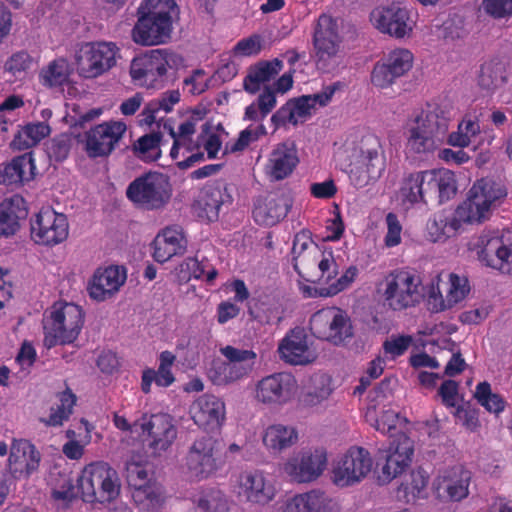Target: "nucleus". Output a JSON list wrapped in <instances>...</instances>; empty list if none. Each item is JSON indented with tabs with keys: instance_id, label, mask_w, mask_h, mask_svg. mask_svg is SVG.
I'll return each instance as SVG.
<instances>
[{
	"instance_id": "1",
	"label": "nucleus",
	"mask_w": 512,
	"mask_h": 512,
	"mask_svg": "<svg viewBox=\"0 0 512 512\" xmlns=\"http://www.w3.org/2000/svg\"><path fill=\"white\" fill-rule=\"evenodd\" d=\"M345 169L351 184L364 188L378 181L386 170V156L375 134H365L359 140L347 139L343 145Z\"/></svg>"
},
{
	"instance_id": "2",
	"label": "nucleus",
	"mask_w": 512,
	"mask_h": 512,
	"mask_svg": "<svg viewBox=\"0 0 512 512\" xmlns=\"http://www.w3.org/2000/svg\"><path fill=\"white\" fill-rule=\"evenodd\" d=\"M176 6L174 0H142L137 8V22L131 36L136 44L155 46L167 43L172 34V16L166 7Z\"/></svg>"
},
{
	"instance_id": "3",
	"label": "nucleus",
	"mask_w": 512,
	"mask_h": 512,
	"mask_svg": "<svg viewBox=\"0 0 512 512\" xmlns=\"http://www.w3.org/2000/svg\"><path fill=\"white\" fill-rule=\"evenodd\" d=\"M507 194V187L501 182L487 178L477 180L453 217L460 228L462 224H480L489 218L491 207L500 204Z\"/></svg>"
},
{
	"instance_id": "4",
	"label": "nucleus",
	"mask_w": 512,
	"mask_h": 512,
	"mask_svg": "<svg viewBox=\"0 0 512 512\" xmlns=\"http://www.w3.org/2000/svg\"><path fill=\"white\" fill-rule=\"evenodd\" d=\"M450 113L439 105L421 111L408 128L407 147L417 154L434 151L449 128Z\"/></svg>"
},
{
	"instance_id": "5",
	"label": "nucleus",
	"mask_w": 512,
	"mask_h": 512,
	"mask_svg": "<svg viewBox=\"0 0 512 512\" xmlns=\"http://www.w3.org/2000/svg\"><path fill=\"white\" fill-rule=\"evenodd\" d=\"M84 311L79 305L68 302L55 303L44 319V345L50 349L57 345L73 343L84 325Z\"/></svg>"
},
{
	"instance_id": "6",
	"label": "nucleus",
	"mask_w": 512,
	"mask_h": 512,
	"mask_svg": "<svg viewBox=\"0 0 512 512\" xmlns=\"http://www.w3.org/2000/svg\"><path fill=\"white\" fill-rule=\"evenodd\" d=\"M78 489L84 502H110L120 493L118 474L104 461L92 462L84 467L78 479Z\"/></svg>"
},
{
	"instance_id": "7",
	"label": "nucleus",
	"mask_w": 512,
	"mask_h": 512,
	"mask_svg": "<svg viewBox=\"0 0 512 512\" xmlns=\"http://www.w3.org/2000/svg\"><path fill=\"white\" fill-rule=\"evenodd\" d=\"M183 63V58L168 49H153L145 54L135 57L130 65L132 80L147 88H161L167 80L169 68Z\"/></svg>"
},
{
	"instance_id": "8",
	"label": "nucleus",
	"mask_w": 512,
	"mask_h": 512,
	"mask_svg": "<svg viewBox=\"0 0 512 512\" xmlns=\"http://www.w3.org/2000/svg\"><path fill=\"white\" fill-rule=\"evenodd\" d=\"M127 198L140 208L158 210L171 199L172 186L167 175L148 172L135 178L127 187Z\"/></svg>"
},
{
	"instance_id": "9",
	"label": "nucleus",
	"mask_w": 512,
	"mask_h": 512,
	"mask_svg": "<svg viewBox=\"0 0 512 512\" xmlns=\"http://www.w3.org/2000/svg\"><path fill=\"white\" fill-rule=\"evenodd\" d=\"M479 262L503 274L512 272V234L508 230L484 231L473 243Z\"/></svg>"
},
{
	"instance_id": "10",
	"label": "nucleus",
	"mask_w": 512,
	"mask_h": 512,
	"mask_svg": "<svg viewBox=\"0 0 512 512\" xmlns=\"http://www.w3.org/2000/svg\"><path fill=\"white\" fill-rule=\"evenodd\" d=\"M309 329L316 338L336 346L345 344L354 335L348 313L334 306L322 308L312 314Z\"/></svg>"
},
{
	"instance_id": "11",
	"label": "nucleus",
	"mask_w": 512,
	"mask_h": 512,
	"mask_svg": "<svg viewBox=\"0 0 512 512\" xmlns=\"http://www.w3.org/2000/svg\"><path fill=\"white\" fill-rule=\"evenodd\" d=\"M118 47L112 42H89L83 44L75 56L78 74L93 79L108 72L116 65Z\"/></svg>"
},
{
	"instance_id": "12",
	"label": "nucleus",
	"mask_w": 512,
	"mask_h": 512,
	"mask_svg": "<svg viewBox=\"0 0 512 512\" xmlns=\"http://www.w3.org/2000/svg\"><path fill=\"white\" fill-rule=\"evenodd\" d=\"M372 457L363 447L352 446L333 464L332 482L341 488L360 483L371 471Z\"/></svg>"
},
{
	"instance_id": "13",
	"label": "nucleus",
	"mask_w": 512,
	"mask_h": 512,
	"mask_svg": "<svg viewBox=\"0 0 512 512\" xmlns=\"http://www.w3.org/2000/svg\"><path fill=\"white\" fill-rule=\"evenodd\" d=\"M421 279L414 273L397 269L386 277L384 296L393 310H403L420 302Z\"/></svg>"
},
{
	"instance_id": "14",
	"label": "nucleus",
	"mask_w": 512,
	"mask_h": 512,
	"mask_svg": "<svg viewBox=\"0 0 512 512\" xmlns=\"http://www.w3.org/2000/svg\"><path fill=\"white\" fill-rule=\"evenodd\" d=\"M327 451L323 447L302 449L283 464V472L296 483L317 480L327 467Z\"/></svg>"
},
{
	"instance_id": "15",
	"label": "nucleus",
	"mask_w": 512,
	"mask_h": 512,
	"mask_svg": "<svg viewBox=\"0 0 512 512\" xmlns=\"http://www.w3.org/2000/svg\"><path fill=\"white\" fill-rule=\"evenodd\" d=\"M216 452L217 440L214 437H197L185 456V467L189 477L201 481L214 475L219 469Z\"/></svg>"
},
{
	"instance_id": "16",
	"label": "nucleus",
	"mask_w": 512,
	"mask_h": 512,
	"mask_svg": "<svg viewBox=\"0 0 512 512\" xmlns=\"http://www.w3.org/2000/svg\"><path fill=\"white\" fill-rule=\"evenodd\" d=\"M233 491L240 502L265 506L276 496L274 484L260 470H245L239 473Z\"/></svg>"
},
{
	"instance_id": "17",
	"label": "nucleus",
	"mask_w": 512,
	"mask_h": 512,
	"mask_svg": "<svg viewBox=\"0 0 512 512\" xmlns=\"http://www.w3.org/2000/svg\"><path fill=\"white\" fill-rule=\"evenodd\" d=\"M68 235L66 215L57 213L51 207H43L31 222V238L37 244L52 247L64 242Z\"/></svg>"
},
{
	"instance_id": "18",
	"label": "nucleus",
	"mask_w": 512,
	"mask_h": 512,
	"mask_svg": "<svg viewBox=\"0 0 512 512\" xmlns=\"http://www.w3.org/2000/svg\"><path fill=\"white\" fill-rule=\"evenodd\" d=\"M297 389V380L291 373L277 372L257 382L255 399L267 406H280L290 402Z\"/></svg>"
},
{
	"instance_id": "19",
	"label": "nucleus",
	"mask_w": 512,
	"mask_h": 512,
	"mask_svg": "<svg viewBox=\"0 0 512 512\" xmlns=\"http://www.w3.org/2000/svg\"><path fill=\"white\" fill-rule=\"evenodd\" d=\"M370 20L377 30L395 39L410 37L413 32L410 11L399 3L377 7L371 12Z\"/></svg>"
},
{
	"instance_id": "20",
	"label": "nucleus",
	"mask_w": 512,
	"mask_h": 512,
	"mask_svg": "<svg viewBox=\"0 0 512 512\" xmlns=\"http://www.w3.org/2000/svg\"><path fill=\"white\" fill-rule=\"evenodd\" d=\"M127 126L122 121H106L85 132V151L90 158L109 156L123 138Z\"/></svg>"
},
{
	"instance_id": "21",
	"label": "nucleus",
	"mask_w": 512,
	"mask_h": 512,
	"mask_svg": "<svg viewBox=\"0 0 512 512\" xmlns=\"http://www.w3.org/2000/svg\"><path fill=\"white\" fill-rule=\"evenodd\" d=\"M231 202L232 196L228 193L226 184L215 181L200 190L192 207L199 219L214 222L218 220L222 206Z\"/></svg>"
},
{
	"instance_id": "22",
	"label": "nucleus",
	"mask_w": 512,
	"mask_h": 512,
	"mask_svg": "<svg viewBox=\"0 0 512 512\" xmlns=\"http://www.w3.org/2000/svg\"><path fill=\"white\" fill-rule=\"evenodd\" d=\"M382 453V458L385 459L381 470L382 477L389 482L402 474L410 465L414 453L413 442L404 433H400Z\"/></svg>"
},
{
	"instance_id": "23",
	"label": "nucleus",
	"mask_w": 512,
	"mask_h": 512,
	"mask_svg": "<svg viewBox=\"0 0 512 512\" xmlns=\"http://www.w3.org/2000/svg\"><path fill=\"white\" fill-rule=\"evenodd\" d=\"M141 429L147 434L149 447L154 452L166 451L177 438V427L167 413L152 414L147 420L143 417Z\"/></svg>"
},
{
	"instance_id": "24",
	"label": "nucleus",
	"mask_w": 512,
	"mask_h": 512,
	"mask_svg": "<svg viewBox=\"0 0 512 512\" xmlns=\"http://www.w3.org/2000/svg\"><path fill=\"white\" fill-rule=\"evenodd\" d=\"M339 34L336 21L326 14L320 15L313 33V46L317 64L325 63L336 56L339 49Z\"/></svg>"
},
{
	"instance_id": "25",
	"label": "nucleus",
	"mask_w": 512,
	"mask_h": 512,
	"mask_svg": "<svg viewBox=\"0 0 512 512\" xmlns=\"http://www.w3.org/2000/svg\"><path fill=\"white\" fill-rule=\"evenodd\" d=\"M470 476L461 468L444 470L435 479L433 486L438 499L459 502L469 494Z\"/></svg>"
},
{
	"instance_id": "26",
	"label": "nucleus",
	"mask_w": 512,
	"mask_h": 512,
	"mask_svg": "<svg viewBox=\"0 0 512 512\" xmlns=\"http://www.w3.org/2000/svg\"><path fill=\"white\" fill-rule=\"evenodd\" d=\"M278 352L282 360L291 365H306L316 358L308 345V336L301 327L291 329L281 340Z\"/></svg>"
},
{
	"instance_id": "27",
	"label": "nucleus",
	"mask_w": 512,
	"mask_h": 512,
	"mask_svg": "<svg viewBox=\"0 0 512 512\" xmlns=\"http://www.w3.org/2000/svg\"><path fill=\"white\" fill-rule=\"evenodd\" d=\"M291 207V200L280 192H270L254 202L252 216L263 226H273L284 219Z\"/></svg>"
},
{
	"instance_id": "28",
	"label": "nucleus",
	"mask_w": 512,
	"mask_h": 512,
	"mask_svg": "<svg viewBox=\"0 0 512 512\" xmlns=\"http://www.w3.org/2000/svg\"><path fill=\"white\" fill-rule=\"evenodd\" d=\"M194 423L205 430L220 428L225 421V404L215 395L198 397L190 409Z\"/></svg>"
},
{
	"instance_id": "29",
	"label": "nucleus",
	"mask_w": 512,
	"mask_h": 512,
	"mask_svg": "<svg viewBox=\"0 0 512 512\" xmlns=\"http://www.w3.org/2000/svg\"><path fill=\"white\" fill-rule=\"evenodd\" d=\"M40 453L29 441L14 439L10 448L8 468L15 479L28 478L38 470Z\"/></svg>"
},
{
	"instance_id": "30",
	"label": "nucleus",
	"mask_w": 512,
	"mask_h": 512,
	"mask_svg": "<svg viewBox=\"0 0 512 512\" xmlns=\"http://www.w3.org/2000/svg\"><path fill=\"white\" fill-rule=\"evenodd\" d=\"M126 270L118 266L98 268L88 283V294L98 302L105 301L119 291L126 281Z\"/></svg>"
},
{
	"instance_id": "31",
	"label": "nucleus",
	"mask_w": 512,
	"mask_h": 512,
	"mask_svg": "<svg viewBox=\"0 0 512 512\" xmlns=\"http://www.w3.org/2000/svg\"><path fill=\"white\" fill-rule=\"evenodd\" d=\"M298 163L295 144L290 141L279 143L269 155L265 173L273 181L284 180L293 173Z\"/></svg>"
},
{
	"instance_id": "32",
	"label": "nucleus",
	"mask_w": 512,
	"mask_h": 512,
	"mask_svg": "<svg viewBox=\"0 0 512 512\" xmlns=\"http://www.w3.org/2000/svg\"><path fill=\"white\" fill-rule=\"evenodd\" d=\"M282 512H340L331 498L319 490H311L306 493L296 494L289 498Z\"/></svg>"
},
{
	"instance_id": "33",
	"label": "nucleus",
	"mask_w": 512,
	"mask_h": 512,
	"mask_svg": "<svg viewBox=\"0 0 512 512\" xmlns=\"http://www.w3.org/2000/svg\"><path fill=\"white\" fill-rule=\"evenodd\" d=\"M262 444L270 455L277 456L298 442V430L293 425L273 423L264 428Z\"/></svg>"
},
{
	"instance_id": "34",
	"label": "nucleus",
	"mask_w": 512,
	"mask_h": 512,
	"mask_svg": "<svg viewBox=\"0 0 512 512\" xmlns=\"http://www.w3.org/2000/svg\"><path fill=\"white\" fill-rule=\"evenodd\" d=\"M36 175L35 158L32 151L12 158L0 169V183L4 185H23Z\"/></svg>"
},
{
	"instance_id": "35",
	"label": "nucleus",
	"mask_w": 512,
	"mask_h": 512,
	"mask_svg": "<svg viewBox=\"0 0 512 512\" xmlns=\"http://www.w3.org/2000/svg\"><path fill=\"white\" fill-rule=\"evenodd\" d=\"M153 258L159 263L170 260L173 256L182 255L187 248V239L183 230L179 227H168L156 236L153 241Z\"/></svg>"
},
{
	"instance_id": "36",
	"label": "nucleus",
	"mask_w": 512,
	"mask_h": 512,
	"mask_svg": "<svg viewBox=\"0 0 512 512\" xmlns=\"http://www.w3.org/2000/svg\"><path fill=\"white\" fill-rule=\"evenodd\" d=\"M427 202L435 200L442 204L452 199L457 192L455 174L448 169H431L427 174Z\"/></svg>"
},
{
	"instance_id": "37",
	"label": "nucleus",
	"mask_w": 512,
	"mask_h": 512,
	"mask_svg": "<svg viewBox=\"0 0 512 512\" xmlns=\"http://www.w3.org/2000/svg\"><path fill=\"white\" fill-rule=\"evenodd\" d=\"M320 250L321 248L312 240L309 230L302 229L300 232L296 233L291 249L292 266L300 277H304L302 268L309 270L311 268L312 258Z\"/></svg>"
},
{
	"instance_id": "38",
	"label": "nucleus",
	"mask_w": 512,
	"mask_h": 512,
	"mask_svg": "<svg viewBox=\"0 0 512 512\" xmlns=\"http://www.w3.org/2000/svg\"><path fill=\"white\" fill-rule=\"evenodd\" d=\"M22 197H12L0 204V237L14 235L20 228L19 221L27 217Z\"/></svg>"
},
{
	"instance_id": "39",
	"label": "nucleus",
	"mask_w": 512,
	"mask_h": 512,
	"mask_svg": "<svg viewBox=\"0 0 512 512\" xmlns=\"http://www.w3.org/2000/svg\"><path fill=\"white\" fill-rule=\"evenodd\" d=\"M131 495L140 512H159L166 501L165 489L157 481L137 487Z\"/></svg>"
},
{
	"instance_id": "40",
	"label": "nucleus",
	"mask_w": 512,
	"mask_h": 512,
	"mask_svg": "<svg viewBox=\"0 0 512 512\" xmlns=\"http://www.w3.org/2000/svg\"><path fill=\"white\" fill-rule=\"evenodd\" d=\"M470 291L468 279L466 277H460L455 273L449 275V288L447 290L446 300H443L441 296L437 297L431 295L429 299L430 310L432 312L444 311L447 308H451L453 305L462 301Z\"/></svg>"
},
{
	"instance_id": "41",
	"label": "nucleus",
	"mask_w": 512,
	"mask_h": 512,
	"mask_svg": "<svg viewBox=\"0 0 512 512\" xmlns=\"http://www.w3.org/2000/svg\"><path fill=\"white\" fill-rule=\"evenodd\" d=\"M427 174L428 170L414 171L404 175L400 193L404 202L410 204L427 203Z\"/></svg>"
},
{
	"instance_id": "42",
	"label": "nucleus",
	"mask_w": 512,
	"mask_h": 512,
	"mask_svg": "<svg viewBox=\"0 0 512 512\" xmlns=\"http://www.w3.org/2000/svg\"><path fill=\"white\" fill-rule=\"evenodd\" d=\"M282 61L274 59L272 61L259 62L251 67L247 76L244 78V89L250 93H256L262 83L270 81L282 69Z\"/></svg>"
},
{
	"instance_id": "43",
	"label": "nucleus",
	"mask_w": 512,
	"mask_h": 512,
	"mask_svg": "<svg viewBox=\"0 0 512 512\" xmlns=\"http://www.w3.org/2000/svg\"><path fill=\"white\" fill-rule=\"evenodd\" d=\"M506 63L493 59L481 65L478 84L482 89L494 91L507 83Z\"/></svg>"
},
{
	"instance_id": "44",
	"label": "nucleus",
	"mask_w": 512,
	"mask_h": 512,
	"mask_svg": "<svg viewBox=\"0 0 512 512\" xmlns=\"http://www.w3.org/2000/svg\"><path fill=\"white\" fill-rule=\"evenodd\" d=\"M220 353L241 378L252 372L257 359V354L252 349L236 348L231 345L221 347Z\"/></svg>"
},
{
	"instance_id": "45",
	"label": "nucleus",
	"mask_w": 512,
	"mask_h": 512,
	"mask_svg": "<svg viewBox=\"0 0 512 512\" xmlns=\"http://www.w3.org/2000/svg\"><path fill=\"white\" fill-rule=\"evenodd\" d=\"M50 126L45 122L28 123L18 131L12 140V147L17 150H26L36 146L49 136Z\"/></svg>"
},
{
	"instance_id": "46",
	"label": "nucleus",
	"mask_w": 512,
	"mask_h": 512,
	"mask_svg": "<svg viewBox=\"0 0 512 512\" xmlns=\"http://www.w3.org/2000/svg\"><path fill=\"white\" fill-rule=\"evenodd\" d=\"M193 503L201 512H226L229 508L225 493L216 487L201 489L193 496Z\"/></svg>"
},
{
	"instance_id": "47",
	"label": "nucleus",
	"mask_w": 512,
	"mask_h": 512,
	"mask_svg": "<svg viewBox=\"0 0 512 512\" xmlns=\"http://www.w3.org/2000/svg\"><path fill=\"white\" fill-rule=\"evenodd\" d=\"M184 268L189 272V275L187 277L183 276L181 279H185L186 281L191 278L197 280L203 279L207 284L212 285L218 276V271L211 261L205 256L199 257L198 254L195 257L187 258L183 262L181 272H183Z\"/></svg>"
},
{
	"instance_id": "48",
	"label": "nucleus",
	"mask_w": 512,
	"mask_h": 512,
	"mask_svg": "<svg viewBox=\"0 0 512 512\" xmlns=\"http://www.w3.org/2000/svg\"><path fill=\"white\" fill-rule=\"evenodd\" d=\"M162 135L159 132H153L141 136L133 143L132 151L139 160L151 163L157 161L161 157Z\"/></svg>"
},
{
	"instance_id": "49",
	"label": "nucleus",
	"mask_w": 512,
	"mask_h": 512,
	"mask_svg": "<svg viewBox=\"0 0 512 512\" xmlns=\"http://www.w3.org/2000/svg\"><path fill=\"white\" fill-rule=\"evenodd\" d=\"M311 267L317 264L319 274L317 281L329 286L339 274V266L331 248L320 250L311 260Z\"/></svg>"
},
{
	"instance_id": "50",
	"label": "nucleus",
	"mask_w": 512,
	"mask_h": 512,
	"mask_svg": "<svg viewBox=\"0 0 512 512\" xmlns=\"http://www.w3.org/2000/svg\"><path fill=\"white\" fill-rule=\"evenodd\" d=\"M480 134V124L477 117L465 115L458 124L457 131L448 135L447 143L453 147L465 148L473 138Z\"/></svg>"
},
{
	"instance_id": "51",
	"label": "nucleus",
	"mask_w": 512,
	"mask_h": 512,
	"mask_svg": "<svg viewBox=\"0 0 512 512\" xmlns=\"http://www.w3.org/2000/svg\"><path fill=\"white\" fill-rule=\"evenodd\" d=\"M460 229L453 216L438 213L427 223V231L431 241L443 242Z\"/></svg>"
},
{
	"instance_id": "52",
	"label": "nucleus",
	"mask_w": 512,
	"mask_h": 512,
	"mask_svg": "<svg viewBox=\"0 0 512 512\" xmlns=\"http://www.w3.org/2000/svg\"><path fill=\"white\" fill-rule=\"evenodd\" d=\"M59 404L51 408V413L47 419H42L47 426H60L68 420L76 404V395L67 389L58 395Z\"/></svg>"
},
{
	"instance_id": "53",
	"label": "nucleus",
	"mask_w": 512,
	"mask_h": 512,
	"mask_svg": "<svg viewBox=\"0 0 512 512\" xmlns=\"http://www.w3.org/2000/svg\"><path fill=\"white\" fill-rule=\"evenodd\" d=\"M68 64L63 58L53 60L39 74L40 83L48 88L62 86L68 79Z\"/></svg>"
},
{
	"instance_id": "54",
	"label": "nucleus",
	"mask_w": 512,
	"mask_h": 512,
	"mask_svg": "<svg viewBox=\"0 0 512 512\" xmlns=\"http://www.w3.org/2000/svg\"><path fill=\"white\" fill-rule=\"evenodd\" d=\"M474 398L490 413L499 414L505 409V400L499 394L492 392L491 385L487 381L477 384Z\"/></svg>"
},
{
	"instance_id": "55",
	"label": "nucleus",
	"mask_w": 512,
	"mask_h": 512,
	"mask_svg": "<svg viewBox=\"0 0 512 512\" xmlns=\"http://www.w3.org/2000/svg\"><path fill=\"white\" fill-rule=\"evenodd\" d=\"M155 384L159 387H169L175 382L172 368L158 366V369L146 368L142 372L141 390L148 394L151 391V385Z\"/></svg>"
},
{
	"instance_id": "56",
	"label": "nucleus",
	"mask_w": 512,
	"mask_h": 512,
	"mask_svg": "<svg viewBox=\"0 0 512 512\" xmlns=\"http://www.w3.org/2000/svg\"><path fill=\"white\" fill-rule=\"evenodd\" d=\"M180 101V93L178 90H171L164 93L161 98L156 101L150 102L143 110L145 121L152 124L156 121V113L160 110L168 113L172 111L175 104Z\"/></svg>"
},
{
	"instance_id": "57",
	"label": "nucleus",
	"mask_w": 512,
	"mask_h": 512,
	"mask_svg": "<svg viewBox=\"0 0 512 512\" xmlns=\"http://www.w3.org/2000/svg\"><path fill=\"white\" fill-rule=\"evenodd\" d=\"M399 78V74L383 58L374 64L370 74L371 84L378 89L390 88Z\"/></svg>"
},
{
	"instance_id": "58",
	"label": "nucleus",
	"mask_w": 512,
	"mask_h": 512,
	"mask_svg": "<svg viewBox=\"0 0 512 512\" xmlns=\"http://www.w3.org/2000/svg\"><path fill=\"white\" fill-rule=\"evenodd\" d=\"M400 77L408 73L413 67V53L405 48H397L382 57Z\"/></svg>"
},
{
	"instance_id": "59",
	"label": "nucleus",
	"mask_w": 512,
	"mask_h": 512,
	"mask_svg": "<svg viewBox=\"0 0 512 512\" xmlns=\"http://www.w3.org/2000/svg\"><path fill=\"white\" fill-rule=\"evenodd\" d=\"M208 376L215 385H226L242 379L231 364L222 360L212 362Z\"/></svg>"
},
{
	"instance_id": "60",
	"label": "nucleus",
	"mask_w": 512,
	"mask_h": 512,
	"mask_svg": "<svg viewBox=\"0 0 512 512\" xmlns=\"http://www.w3.org/2000/svg\"><path fill=\"white\" fill-rule=\"evenodd\" d=\"M33 58L27 51L13 53L5 62L4 69L15 78H22L33 66Z\"/></svg>"
},
{
	"instance_id": "61",
	"label": "nucleus",
	"mask_w": 512,
	"mask_h": 512,
	"mask_svg": "<svg viewBox=\"0 0 512 512\" xmlns=\"http://www.w3.org/2000/svg\"><path fill=\"white\" fill-rule=\"evenodd\" d=\"M358 268L355 265L348 267L345 272L329 285L319 288V295L322 297L335 296L338 293L347 289L356 279L358 275Z\"/></svg>"
},
{
	"instance_id": "62",
	"label": "nucleus",
	"mask_w": 512,
	"mask_h": 512,
	"mask_svg": "<svg viewBox=\"0 0 512 512\" xmlns=\"http://www.w3.org/2000/svg\"><path fill=\"white\" fill-rule=\"evenodd\" d=\"M412 341L413 338L410 335H392L384 341L383 350L391 359H395L402 356L408 350Z\"/></svg>"
},
{
	"instance_id": "63",
	"label": "nucleus",
	"mask_w": 512,
	"mask_h": 512,
	"mask_svg": "<svg viewBox=\"0 0 512 512\" xmlns=\"http://www.w3.org/2000/svg\"><path fill=\"white\" fill-rule=\"evenodd\" d=\"M483 11L493 19H504L512 16V0H482Z\"/></svg>"
},
{
	"instance_id": "64",
	"label": "nucleus",
	"mask_w": 512,
	"mask_h": 512,
	"mask_svg": "<svg viewBox=\"0 0 512 512\" xmlns=\"http://www.w3.org/2000/svg\"><path fill=\"white\" fill-rule=\"evenodd\" d=\"M126 471L127 482L129 487L131 488V491L136 489L137 487L145 486L146 484H150V482L155 481L149 478L146 468L140 463H128Z\"/></svg>"
}]
</instances>
